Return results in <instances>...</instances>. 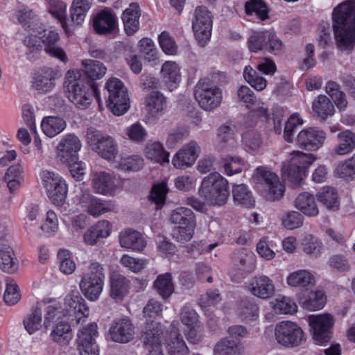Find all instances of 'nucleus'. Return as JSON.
Returning a JSON list of instances; mask_svg holds the SVG:
<instances>
[{
	"label": "nucleus",
	"mask_w": 355,
	"mask_h": 355,
	"mask_svg": "<svg viewBox=\"0 0 355 355\" xmlns=\"http://www.w3.org/2000/svg\"><path fill=\"white\" fill-rule=\"evenodd\" d=\"M73 322V320H69L67 318V319L56 323L50 334L52 340L61 345L68 344L72 338L69 323Z\"/></svg>",
	"instance_id": "36"
},
{
	"label": "nucleus",
	"mask_w": 355,
	"mask_h": 355,
	"mask_svg": "<svg viewBox=\"0 0 355 355\" xmlns=\"http://www.w3.org/2000/svg\"><path fill=\"white\" fill-rule=\"evenodd\" d=\"M57 73L51 68L42 69L35 75L33 87L40 94H46L53 90Z\"/></svg>",
	"instance_id": "28"
},
{
	"label": "nucleus",
	"mask_w": 355,
	"mask_h": 355,
	"mask_svg": "<svg viewBox=\"0 0 355 355\" xmlns=\"http://www.w3.org/2000/svg\"><path fill=\"white\" fill-rule=\"evenodd\" d=\"M63 310L69 320L75 321L76 324L89 314L85 300L78 291H72L65 296Z\"/></svg>",
	"instance_id": "13"
},
{
	"label": "nucleus",
	"mask_w": 355,
	"mask_h": 355,
	"mask_svg": "<svg viewBox=\"0 0 355 355\" xmlns=\"http://www.w3.org/2000/svg\"><path fill=\"white\" fill-rule=\"evenodd\" d=\"M325 303L326 296L322 291L311 293L309 298L302 302L304 307L309 311L321 309Z\"/></svg>",
	"instance_id": "59"
},
{
	"label": "nucleus",
	"mask_w": 355,
	"mask_h": 355,
	"mask_svg": "<svg viewBox=\"0 0 355 355\" xmlns=\"http://www.w3.org/2000/svg\"><path fill=\"white\" fill-rule=\"evenodd\" d=\"M199 195L209 205H220L222 201V176L218 172L205 177L198 191Z\"/></svg>",
	"instance_id": "14"
},
{
	"label": "nucleus",
	"mask_w": 355,
	"mask_h": 355,
	"mask_svg": "<svg viewBox=\"0 0 355 355\" xmlns=\"http://www.w3.org/2000/svg\"><path fill=\"white\" fill-rule=\"evenodd\" d=\"M258 306L250 300H242L238 304V315L242 320H252L258 316Z\"/></svg>",
	"instance_id": "54"
},
{
	"label": "nucleus",
	"mask_w": 355,
	"mask_h": 355,
	"mask_svg": "<svg viewBox=\"0 0 355 355\" xmlns=\"http://www.w3.org/2000/svg\"><path fill=\"white\" fill-rule=\"evenodd\" d=\"M119 239L122 248L134 251H141L146 245V241L141 233L132 229H126L121 232Z\"/></svg>",
	"instance_id": "26"
},
{
	"label": "nucleus",
	"mask_w": 355,
	"mask_h": 355,
	"mask_svg": "<svg viewBox=\"0 0 355 355\" xmlns=\"http://www.w3.org/2000/svg\"><path fill=\"white\" fill-rule=\"evenodd\" d=\"M111 339L119 343H127L135 336V327L128 318L115 320L110 328Z\"/></svg>",
	"instance_id": "22"
},
{
	"label": "nucleus",
	"mask_w": 355,
	"mask_h": 355,
	"mask_svg": "<svg viewBox=\"0 0 355 355\" xmlns=\"http://www.w3.org/2000/svg\"><path fill=\"white\" fill-rule=\"evenodd\" d=\"M105 275L103 266L98 262H92L83 275L79 287L85 297L92 302L98 300L104 286Z\"/></svg>",
	"instance_id": "3"
},
{
	"label": "nucleus",
	"mask_w": 355,
	"mask_h": 355,
	"mask_svg": "<svg viewBox=\"0 0 355 355\" xmlns=\"http://www.w3.org/2000/svg\"><path fill=\"white\" fill-rule=\"evenodd\" d=\"M85 139L91 149L105 159L113 160L118 154V146L114 139L94 127L87 128Z\"/></svg>",
	"instance_id": "4"
},
{
	"label": "nucleus",
	"mask_w": 355,
	"mask_h": 355,
	"mask_svg": "<svg viewBox=\"0 0 355 355\" xmlns=\"http://www.w3.org/2000/svg\"><path fill=\"white\" fill-rule=\"evenodd\" d=\"M93 27L95 32L98 34L106 35L112 33L117 28V17L110 10H101L94 17Z\"/></svg>",
	"instance_id": "23"
},
{
	"label": "nucleus",
	"mask_w": 355,
	"mask_h": 355,
	"mask_svg": "<svg viewBox=\"0 0 355 355\" xmlns=\"http://www.w3.org/2000/svg\"><path fill=\"white\" fill-rule=\"evenodd\" d=\"M167 349L170 355H188L189 349L178 330L173 327L170 332Z\"/></svg>",
	"instance_id": "44"
},
{
	"label": "nucleus",
	"mask_w": 355,
	"mask_h": 355,
	"mask_svg": "<svg viewBox=\"0 0 355 355\" xmlns=\"http://www.w3.org/2000/svg\"><path fill=\"white\" fill-rule=\"evenodd\" d=\"M283 173L284 175L287 176L289 181L297 185L299 184L304 177L306 176V171L304 170V166H291V163L290 162L287 167H284Z\"/></svg>",
	"instance_id": "61"
},
{
	"label": "nucleus",
	"mask_w": 355,
	"mask_h": 355,
	"mask_svg": "<svg viewBox=\"0 0 355 355\" xmlns=\"http://www.w3.org/2000/svg\"><path fill=\"white\" fill-rule=\"evenodd\" d=\"M0 268L8 273H13L18 268V263L10 244L0 243Z\"/></svg>",
	"instance_id": "37"
},
{
	"label": "nucleus",
	"mask_w": 355,
	"mask_h": 355,
	"mask_svg": "<svg viewBox=\"0 0 355 355\" xmlns=\"http://www.w3.org/2000/svg\"><path fill=\"white\" fill-rule=\"evenodd\" d=\"M325 139L326 133L322 130L311 127L302 130L295 141L296 146L301 149L315 151L323 146Z\"/></svg>",
	"instance_id": "18"
},
{
	"label": "nucleus",
	"mask_w": 355,
	"mask_h": 355,
	"mask_svg": "<svg viewBox=\"0 0 355 355\" xmlns=\"http://www.w3.org/2000/svg\"><path fill=\"white\" fill-rule=\"evenodd\" d=\"M130 288V281L120 274H114L110 280V295L116 300H122Z\"/></svg>",
	"instance_id": "38"
},
{
	"label": "nucleus",
	"mask_w": 355,
	"mask_h": 355,
	"mask_svg": "<svg viewBox=\"0 0 355 355\" xmlns=\"http://www.w3.org/2000/svg\"><path fill=\"white\" fill-rule=\"evenodd\" d=\"M17 17L18 21L26 28L41 33L42 24L40 23L37 15L32 10L24 8L17 12Z\"/></svg>",
	"instance_id": "42"
},
{
	"label": "nucleus",
	"mask_w": 355,
	"mask_h": 355,
	"mask_svg": "<svg viewBox=\"0 0 355 355\" xmlns=\"http://www.w3.org/2000/svg\"><path fill=\"white\" fill-rule=\"evenodd\" d=\"M162 334L163 329L159 323L151 321L146 324L141 340L146 355H164L161 347Z\"/></svg>",
	"instance_id": "16"
},
{
	"label": "nucleus",
	"mask_w": 355,
	"mask_h": 355,
	"mask_svg": "<svg viewBox=\"0 0 355 355\" xmlns=\"http://www.w3.org/2000/svg\"><path fill=\"white\" fill-rule=\"evenodd\" d=\"M161 73L162 81L169 91L175 89L181 81L180 68L175 62H165L162 64Z\"/></svg>",
	"instance_id": "27"
},
{
	"label": "nucleus",
	"mask_w": 355,
	"mask_h": 355,
	"mask_svg": "<svg viewBox=\"0 0 355 355\" xmlns=\"http://www.w3.org/2000/svg\"><path fill=\"white\" fill-rule=\"evenodd\" d=\"M192 28L199 44L204 46L210 39L212 29V15L205 6L196 8Z\"/></svg>",
	"instance_id": "12"
},
{
	"label": "nucleus",
	"mask_w": 355,
	"mask_h": 355,
	"mask_svg": "<svg viewBox=\"0 0 355 355\" xmlns=\"http://www.w3.org/2000/svg\"><path fill=\"white\" fill-rule=\"evenodd\" d=\"M91 187L96 193L113 196L118 189V181L111 173L95 171L91 175Z\"/></svg>",
	"instance_id": "20"
},
{
	"label": "nucleus",
	"mask_w": 355,
	"mask_h": 355,
	"mask_svg": "<svg viewBox=\"0 0 355 355\" xmlns=\"http://www.w3.org/2000/svg\"><path fill=\"white\" fill-rule=\"evenodd\" d=\"M295 206L304 214L308 216H316L319 214V209L313 195L303 192L300 193L295 199Z\"/></svg>",
	"instance_id": "33"
},
{
	"label": "nucleus",
	"mask_w": 355,
	"mask_h": 355,
	"mask_svg": "<svg viewBox=\"0 0 355 355\" xmlns=\"http://www.w3.org/2000/svg\"><path fill=\"white\" fill-rule=\"evenodd\" d=\"M233 198L240 205L250 208L254 206L255 200L246 185L241 184L234 186L232 189Z\"/></svg>",
	"instance_id": "48"
},
{
	"label": "nucleus",
	"mask_w": 355,
	"mask_h": 355,
	"mask_svg": "<svg viewBox=\"0 0 355 355\" xmlns=\"http://www.w3.org/2000/svg\"><path fill=\"white\" fill-rule=\"evenodd\" d=\"M253 253L246 249L239 250L234 256L235 265L244 272H250L254 268V257Z\"/></svg>",
	"instance_id": "55"
},
{
	"label": "nucleus",
	"mask_w": 355,
	"mask_h": 355,
	"mask_svg": "<svg viewBox=\"0 0 355 355\" xmlns=\"http://www.w3.org/2000/svg\"><path fill=\"white\" fill-rule=\"evenodd\" d=\"M315 116L324 121L328 116H332L335 109L333 103L325 95H319L312 103Z\"/></svg>",
	"instance_id": "35"
},
{
	"label": "nucleus",
	"mask_w": 355,
	"mask_h": 355,
	"mask_svg": "<svg viewBox=\"0 0 355 355\" xmlns=\"http://www.w3.org/2000/svg\"><path fill=\"white\" fill-rule=\"evenodd\" d=\"M40 175L42 184L52 202L56 205H62L68 191L66 181L58 173L48 170L42 171Z\"/></svg>",
	"instance_id": "8"
},
{
	"label": "nucleus",
	"mask_w": 355,
	"mask_h": 355,
	"mask_svg": "<svg viewBox=\"0 0 355 355\" xmlns=\"http://www.w3.org/2000/svg\"><path fill=\"white\" fill-rule=\"evenodd\" d=\"M166 107V98L159 92H152L146 98V110L152 117L162 115Z\"/></svg>",
	"instance_id": "34"
},
{
	"label": "nucleus",
	"mask_w": 355,
	"mask_h": 355,
	"mask_svg": "<svg viewBox=\"0 0 355 355\" xmlns=\"http://www.w3.org/2000/svg\"><path fill=\"white\" fill-rule=\"evenodd\" d=\"M242 140L245 147L252 151L257 150L262 144L260 135L254 130H247L243 132Z\"/></svg>",
	"instance_id": "63"
},
{
	"label": "nucleus",
	"mask_w": 355,
	"mask_h": 355,
	"mask_svg": "<svg viewBox=\"0 0 355 355\" xmlns=\"http://www.w3.org/2000/svg\"><path fill=\"white\" fill-rule=\"evenodd\" d=\"M44 311V325L48 328L53 322H58L60 320L67 319L64 310L57 304H46L43 306L42 311Z\"/></svg>",
	"instance_id": "51"
},
{
	"label": "nucleus",
	"mask_w": 355,
	"mask_h": 355,
	"mask_svg": "<svg viewBox=\"0 0 355 355\" xmlns=\"http://www.w3.org/2000/svg\"><path fill=\"white\" fill-rule=\"evenodd\" d=\"M105 89L108 92L107 105L115 115L125 114L129 108V96L123 83L117 78H110Z\"/></svg>",
	"instance_id": "6"
},
{
	"label": "nucleus",
	"mask_w": 355,
	"mask_h": 355,
	"mask_svg": "<svg viewBox=\"0 0 355 355\" xmlns=\"http://www.w3.org/2000/svg\"><path fill=\"white\" fill-rule=\"evenodd\" d=\"M64 86L69 100L78 108L86 109L92 103L95 94L101 107L100 94L96 88L92 87L83 73L79 71H69Z\"/></svg>",
	"instance_id": "2"
},
{
	"label": "nucleus",
	"mask_w": 355,
	"mask_h": 355,
	"mask_svg": "<svg viewBox=\"0 0 355 355\" xmlns=\"http://www.w3.org/2000/svg\"><path fill=\"white\" fill-rule=\"evenodd\" d=\"M332 28L337 48L352 51L355 46V1L338 4L332 12Z\"/></svg>",
	"instance_id": "1"
},
{
	"label": "nucleus",
	"mask_w": 355,
	"mask_h": 355,
	"mask_svg": "<svg viewBox=\"0 0 355 355\" xmlns=\"http://www.w3.org/2000/svg\"><path fill=\"white\" fill-rule=\"evenodd\" d=\"M244 8L248 15H255L261 21H264L269 17V9L263 0H248L245 3Z\"/></svg>",
	"instance_id": "49"
},
{
	"label": "nucleus",
	"mask_w": 355,
	"mask_h": 355,
	"mask_svg": "<svg viewBox=\"0 0 355 355\" xmlns=\"http://www.w3.org/2000/svg\"><path fill=\"white\" fill-rule=\"evenodd\" d=\"M92 0H73L70 8L71 23L80 25L91 8Z\"/></svg>",
	"instance_id": "45"
},
{
	"label": "nucleus",
	"mask_w": 355,
	"mask_h": 355,
	"mask_svg": "<svg viewBox=\"0 0 355 355\" xmlns=\"http://www.w3.org/2000/svg\"><path fill=\"white\" fill-rule=\"evenodd\" d=\"M245 80L255 89L262 91L266 87L267 80L259 76L257 72L250 66H246L243 71Z\"/></svg>",
	"instance_id": "57"
},
{
	"label": "nucleus",
	"mask_w": 355,
	"mask_h": 355,
	"mask_svg": "<svg viewBox=\"0 0 355 355\" xmlns=\"http://www.w3.org/2000/svg\"><path fill=\"white\" fill-rule=\"evenodd\" d=\"M195 227L196 223L179 225L173 228L172 236L178 242H188L193 236Z\"/></svg>",
	"instance_id": "60"
},
{
	"label": "nucleus",
	"mask_w": 355,
	"mask_h": 355,
	"mask_svg": "<svg viewBox=\"0 0 355 355\" xmlns=\"http://www.w3.org/2000/svg\"><path fill=\"white\" fill-rule=\"evenodd\" d=\"M304 217L298 211H290L286 213L282 219L284 227L288 230L299 228L303 225Z\"/></svg>",
	"instance_id": "62"
},
{
	"label": "nucleus",
	"mask_w": 355,
	"mask_h": 355,
	"mask_svg": "<svg viewBox=\"0 0 355 355\" xmlns=\"http://www.w3.org/2000/svg\"><path fill=\"white\" fill-rule=\"evenodd\" d=\"M84 67V76L92 80L103 78L106 73V67L97 60H85L83 61Z\"/></svg>",
	"instance_id": "53"
},
{
	"label": "nucleus",
	"mask_w": 355,
	"mask_h": 355,
	"mask_svg": "<svg viewBox=\"0 0 355 355\" xmlns=\"http://www.w3.org/2000/svg\"><path fill=\"white\" fill-rule=\"evenodd\" d=\"M49 12L58 20L67 34L71 33V25L67 21V3L61 0H46Z\"/></svg>",
	"instance_id": "32"
},
{
	"label": "nucleus",
	"mask_w": 355,
	"mask_h": 355,
	"mask_svg": "<svg viewBox=\"0 0 355 355\" xmlns=\"http://www.w3.org/2000/svg\"><path fill=\"white\" fill-rule=\"evenodd\" d=\"M44 306V301L37 302L32 307L30 313L24 319V326L27 332L31 335L38 331L42 327V309Z\"/></svg>",
	"instance_id": "30"
},
{
	"label": "nucleus",
	"mask_w": 355,
	"mask_h": 355,
	"mask_svg": "<svg viewBox=\"0 0 355 355\" xmlns=\"http://www.w3.org/2000/svg\"><path fill=\"white\" fill-rule=\"evenodd\" d=\"M253 178L258 184L263 187L261 192L266 200L278 201L283 197L285 187L275 173L260 166L257 168Z\"/></svg>",
	"instance_id": "5"
},
{
	"label": "nucleus",
	"mask_w": 355,
	"mask_h": 355,
	"mask_svg": "<svg viewBox=\"0 0 355 355\" xmlns=\"http://www.w3.org/2000/svg\"><path fill=\"white\" fill-rule=\"evenodd\" d=\"M325 91L334 101L337 107L345 110L347 105L345 93L340 89V85L334 80H329L325 85Z\"/></svg>",
	"instance_id": "47"
},
{
	"label": "nucleus",
	"mask_w": 355,
	"mask_h": 355,
	"mask_svg": "<svg viewBox=\"0 0 355 355\" xmlns=\"http://www.w3.org/2000/svg\"><path fill=\"white\" fill-rule=\"evenodd\" d=\"M141 15L137 3H131L123 12L121 19L125 33L128 35L135 33L139 28V19Z\"/></svg>",
	"instance_id": "29"
},
{
	"label": "nucleus",
	"mask_w": 355,
	"mask_h": 355,
	"mask_svg": "<svg viewBox=\"0 0 355 355\" xmlns=\"http://www.w3.org/2000/svg\"><path fill=\"white\" fill-rule=\"evenodd\" d=\"M170 220L172 223L179 225L196 223L193 212L190 209L184 207L174 209L171 214Z\"/></svg>",
	"instance_id": "52"
},
{
	"label": "nucleus",
	"mask_w": 355,
	"mask_h": 355,
	"mask_svg": "<svg viewBox=\"0 0 355 355\" xmlns=\"http://www.w3.org/2000/svg\"><path fill=\"white\" fill-rule=\"evenodd\" d=\"M337 138L339 144L333 150L335 154L344 155L355 148V133L351 130H347L340 132Z\"/></svg>",
	"instance_id": "43"
},
{
	"label": "nucleus",
	"mask_w": 355,
	"mask_h": 355,
	"mask_svg": "<svg viewBox=\"0 0 355 355\" xmlns=\"http://www.w3.org/2000/svg\"><path fill=\"white\" fill-rule=\"evenodd\" d=\"M248 45L251 52L259 51L278 54L283 49L282 42L272 31H257L253 33L248 40Z\"/></svg>",
	"instance_id": "10"
},
{
	"label": "nucleus",
	"mask_w": 355,
	"mask_h": 355,
	"mask_svg": "<svg viewBox=\"0 0 355 355\" xmlns=\"http://www.w3.org/2000/svg\"><path fill=\"white\" fill-rule=\"evenodd\" d=\"M318 200L324 205L327 209L336 211L339 209V201L336 189L333 187H324L318 193Z\"/></svg>",
	"instance_id": "50"
},
{
	"label": "nucleus",
	"mask_w": 355,
	"mask_h": 355,
	"mask_svg": "<svg viewBox=\"0 0 355 355\" xmlns=\"http://www.w3.org/2000/svg\"><path fill=\"white\" fill-rule=\"evenodd\" d=\"M310 333L315 343L324 345L331 339L334 320L330 314L310 315L308 317Z\"/></svg>",
	"instance_id": "9"
},
{
	"label": "nucleus",
	"mask_w": 355,
	"mask_h": 355,
	"mask_svg": "<svg viewBox=\"0 0 355 355\" xmlns=\"http://www.w3.org/2000/svg\"><path fill=\"white\" fill-rule=\"evenodd\" d=\"M58 259L60 270L65 275L72 274L76 268L71 253L65 249H61L58 252Z\"/></svg>",
	"instance_id": "56"
},
{
	"label": "nucleus",
	"mask_w": 355,
	"mask_h": 355,
	"mask_svg": "<svg viewBox=\"0 0 355 355\" xmlns=\"http://www.w3.org/2000/svg\"><path fill=\"white\" fill-rule=\"evenodd\" d=\"M286 283L291 287L307 288L314 285L315 277L308 270H299L289 274Z\"/></svg>",
	"instance_id": "39"
},
{
	"label": "nucleus",
	"mask_w": 355,
	"mask_h": 355,
	"mask_svg": "<svg viewBox=\"0 0 355 355\" xmlns=\"http://www.w3.org/2000/svg\"><path fill=\"white\" fill-rule=\"evenodd\" d=\"M81 148V140L76 135L66 134L60 138L56 146L57 157L62 163L72 162L77 158Z\"/></svg>",
	"instance_id": "17"
},
{
	"label": "nucleus",
	"mask_w": 355,
	"mask_h": 355,
	"mask_svg": "<svg viewBox=\"0 0 355 355\" xmlns=\"http://www.w3.org/2000/svg\"><path fill=\"white\" fill-rule=\"evenodd\" d=\"M168 188L165 182L155 184L152 188L150 198L157 205V208H160L165 203Z\"/></svg>",
	"instance_id": "64"
},
{
	"label": "nucleus",
	"mask_w": 355,
	"mask_h": 355,
	"mask_svg": "<svg viewBox=\"0 0 355 355\" xmlns=\"http://www.w3.org/2000/svg\"><path fill=\"white\" fill-rule=\"evenodd\" d=\"M67 128L64 119L58 116H48L43 118L41 128L43 133L49 138L55 137Z\"/></svg>",
	"instance_id": "31"
},
{
	"label": "nucleus",
	"mask_w": 355,
	"mask_h": 355,
	"mask_svg": "<svg viewBox=\"0 0 355 355\" xmlns=\"http://www.w3.org/2000/svg\"><path fill=\"white\" fill-rule=\"evenodd\" d=\"M195 97L202 109L210 111L220 104L221 91L209 79H202L196 85Z\"/></svg>",
	"instance_id": "11"
},
{
	"label": "nucleus",
	"mask_w": 355,
	"mask_h": 355,
	"mask_svg": "<svg viewBox=\"0 0 355 355\" xmlns=\"http://www.w3.org/2000/svg\"><path fill=\"white\" fill-rule=\"evenodd\" d=\"M303 124V120L297 113L292 114L286 121L284 129L283 137L288 143H293L295 141L294 132L295 129Z\"/></svg>",
	"instance_id": "58"
},
{
	"label": "nucleus",
	"mask_w": 355,
	"mask_h": 355,
	"mask_svg": "<svg viewBox=\"0 0 355 355\" xmlns=\"http://www.w3.org/2000/svg\"><path fill=\"white\" fill-rule=\"evenodd\" d=\"M153 287L162 299H168L174 292V285L171 273L159 275L153 282Z\"/></svg>",
	"instance_id": "46"
},
{
	"label": "nucleus",
	"mask_w": 355,
	"mask_h": 355,
	"mask_svg": "<svg viewBox=\"0 0 355 355\" xmlns=\"http://www.w3.org/2000/svg\"><path fill=\"white\" fill-rule=\"evenodd\" d=\"M252 294L263 300L269 299L275 293V285L271 279L266 275L254 277L249 285Z\"/></svg>",
	"instance_id": "25"
},
{
	"label": "nucleus",
	"mask_w": 355,
	"mask_h": 355,
	"mask_svg": "<svg viewBox=\"0 0 355 355\" xmlns=\"http://www.w3.org/2000/svg\"><path fill=\"white\" fill-rule=\"evenodd\" d=\"M40 31L41 37H40V39L44 44L46 53L61 61H66L67 55L65 52L57 45V42L60 39L59 34L55 31L44 29L43 25L42 29Z\"/></svg>",
	"instance_id": "24"
},
{
	"label": "nucleus",
	"mask_w": 355,
	"mask_h": 355,
	"mask_svg": "<svg viewBox=\"0 0 355 355\" xmlns=\"http://www.w3.org/2000/svg\"><path fill=\"white\" fill-rule=\"evenodd\" d=\"M227 332L231 340H226L225 346L227 349H231L234 355H240L241 351L239 342L240 340L246 336L248 330L241 325H234L228 328Z\"/></svg>",
	"instance_id": "41"
},
{
	"label": "nucleus",
	"mask_w": 355,
	"mask_h": 355,
	"mask_svg": "<svg viewBox=\"0 0 355 355\" xmlns=\"http://www.w3.org/2000/svg\"><path fill=\"white\" fill-rule=\"evenodd\" d=\"M275 340L286 348L297 347L306 341L304 332L295 322L282 321L275 328Z\"/></svg>",
	"instance_id": "7"
},
{
	"label": "nucleus",
	"mask_w": 355,
	"mask_h": 355,
	"mask_svg": "<svg viewBox=\"0 0 355 355\" xmlns=\"http://www.w3.org/2000/svg\"><path fill=\"white\" fill-rule=\"evenodd\" d=\"M78 198L81 207L95 217L112 211L115 207L112 201L101 200L92 195L88 191H82Z\"/></svg>",
	"instance_id": "19"
},
{
	"label": "nucleus",
	"mask_w": 355,
	"mask_h": 355,
	"mask_svg": "<svg viewBox=\"0 0 355 355\" xmlns=\"http://www.w3.org/2000/svg\"><path fill=\"white\" fill-rule=\"evenodd\" d=\"M200 151L198 144L196 141H190L175 153L172 159V164L179 169L190 167L199 157Z\"/></svg>",
	"instance_id": "21"
},
{
	"label": "nucleus",
	"mask_w": 355,
	"mask_h": 355,
	"mask_svg": "<svg viewBox=\"0 0 355 355\" xmlns=\"http://www.w3.org/2000/svg\"><path fill=\"white\" fill-rule=\"evenodd\" d=\"M145 155L148 159L155 163L164 164L169 162V153L157 141H150L146 144Z\"/></svg>",
	"instance_id": "40"
},
{
	"label": "nucleus",
	"mask_w": 355,
	"mask_h": 355,
	"mask_svg": "<svg viewBox=\"0 0 355 355\" xmlns=\"http://www.w3.org/2000/svg\"><path fill=\"white\" fill-rule=\"evenodd\" d=\"M98 334L96 323H90L78 331L76 345L80 355H98V346L96 342Z\"/></svg>",
	"instance_id": "15"
}]
</instances>
